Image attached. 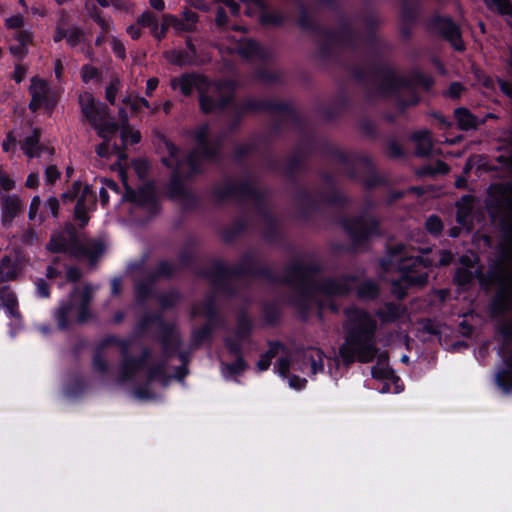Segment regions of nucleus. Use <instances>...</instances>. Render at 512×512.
<instances>
[{"label": "nucleus", "mask_w": 512, "mask_h": 512, "mask_svg": "<svg viewBox=\"0 0 512 512\" xmlns=\"http://www.w3.org/2000/svg\"><path fill=\"white\" fill-rule=\"evenodd\" d=\"M320 269V264L314 259H297L287 267L280 279L293 288L295 295L292 302L302 312H307L313 305L323 309L326 304L321 297H343L355 287L357 296L362 300H373L379 294V286L372 280L357 284V277L353 275L319 277Z\"/></svg>", "instance_id": "nucleus-1"}, {"label": "nucleus", "mask_w": 512, "mask_h": 512, "mask_svg": "<svg viewBox=\"0 0 512 512\" xmlns=\"http://www.w3.org/2000/svg\"><path fill=\"white\" fill-rule=\"evenodd\" d=\"M345 341L339 348V355L345 365L354 361L370 363L374 360L378 348L376 345V320L359 308L345 310Z\"/></svg>", "instance_id": "nucleus-2"}, {"label": "nucleus", "mask_w": 512, "mask_h": 512, "mask_svg": "<svg viewBox=\"0 0 512 512\" xmlns=\"http://www.w3.org/2000/svg\"><path fill=\"white\" fill-rule=\"evenodd\" d=\"M209 128L207 125L199 127L195 133L197 147L189 154L185 161L178 159L179 149L171 142L165 140V147L169 158H163L162 162L168 168H174L168 188L169 197L172 199H188L190 194L181 182V177L192 176L200 172L203 161L213 160L219 150L216 143L207 141Z\"/></svg>", "instance_id": "nucleus-3"}, {"label": "nucleus", "mask_w": 512, "mask_h": 512, "mask_svg": "<svg viewBox=\"0 0 512 512\" xmlns=\"http://www.w3.org/2000/svg\"><path fill=\"white\" fill-rule=\"evenodd\" d=\"M414 248L409 249L407 246L399 244L391 249L392 257L399 259L400 270L402 277L399 280L392 282L391 292L398 299H403L406 296V290L410 287H423L428 281V272L426 268L434 265L433 258H425L423 256H415L410 254Z\"/></svg>", "instance_id": "nucleus-4"}, {"label": "nucleus", "mask_w": 512, "mask_h": 512, "mask_svg": "<svg viewBox=\"0 0 512 512\" xmlns=\"http://www.w3.org/2000/svg\"><path fill=\"white\" fill-rule=\"evenodd\" d=\"M46 249L52 253H66L76 259L85 258L94 267L104 254L106 246L99 239L81 241L74 225L66 224L61 231L51 235Z\"/></svg>", "instance_id": "nucleus-5"}, {"label": "nucleus", "mask_w": 512, "mask_h": 512, "mask_svg": "<svg viewBox=\"0 0 512 512\" xmlns=\"http://www.w3.org/2000/svg\"><path fill=\"white\" fill-rule=\"evenodd\" d=\"M269 275L268 270L260 268L254 253L245 254L237 266H227L222 262H214L206 273L216 293L233 294L232 286L242 282L244 277Z\"/></svg>", "instance_id": "nucleus-6"}, {"label": "nucleus", "mask_w": 512, "mask_h": 512, "mask_svg": "<svg viewBox=\"0 0 512 512\" xmlns=\"http://www.w3.org/2000/svg\"><path fill=\"white\" fill-rule=\"evenodd\" d=\"M380 23L379 18L372 15L352 25H345L333 34L330 41L339 46L353 47L357 42L363 43L368 54L380 56L385 54L389 47L385 41L377 37L375 28Z\"/></svg>", "instance_id": "nucleus-7"}, {"label": "nucleus", "mask_w": 512, "mask_h": 512, "mask_svg": "<svg viewBox=\"0 0 512 512\" xmlns=\"http://www.w3.org/2000/svg\"><path fill=\"white\" fill-rule=\"evenodd\" d=\"M94 288L89 283L82 286H74L67 303L62 304L56 312L58 325L61 329H65L70 324L72 314L76 312V320L78 323L86 322L90 317V304L93 300Z\"/></svg>", "instance_id": "nucleus-8"}, {"label": "nucleus", "mask_w": 512, "mask_h": 512, "mask_svg": "<svg viewBox=\"0 0 512 512\" xmlns=\"http://www.w3.org/2000/svg\"><path fill=\"white\" fill-rule=\"evenodd\" d=\"M79 105L82 114L100 138L107 139L108 134H115L118 131L119 125L111 118L109 108L97 102L90 92L79 95Z\"/></svg>", "instance_id": "nucleus-9"}, {"label": "nucleus", "mask_w": 512, "mask_h": 512, "mask_svg": "<svg viewBox=\"0 0 512 512\" xmlns=\"http://www.w3.org/2000/svg\"><path fill=\"white\" fill-rule=\"evenodd\" d=\"M236 84L234 81H208L205 78L199 87V105L203 113L209 114L223 110L233 99Z\"/></svg>", "instance_id": "nucleus-10"}, {"label": "nucleus", "mask_w": 512, "mask_h": 512, "mask_svg": "<svg viewBox=\"0 0 512 512\" xmlns=\"http://www.w3.org/2000/svg\"><path fill=\"white\" fill-rule=\"evenodd\" d=\"M379 90L384 95H397L398 106L402 111L419 102V97L411 82L390 69L383 73Z\"/></svg>", "instance_id": "nucleus-11"}, {"label": "nucleus", "mask_w": 512, "mask_h": 512, "mask_svg": "<svg viewBox=\"0 0 512 512\" xmlns=\"http://www.w3.org/2000/svg\"><path fill=\"white\" fill-rule=\"evenodd\" d=\"M213 194L218 201L229 198L258 200L262 197V192L253 183L245 181L237 183L235 181H226L214 187Z\"/></svg>", "instance_id": "nucleus-12"}, {"label": "nucleus", "mask_w": 512, "mask_h": 512, "mask_svg": "<svg viewBox=\"0 0 512 512\" xmlns=\"http://www.w3.org/2000/svg\"><path fill=\"white\" fill-rule=\"evenodd\" d=\"M343 226L355 244H361L370 236L378 234V221L370 215L347 219Z\"/></svg>", "instance_id": "nucleus-13"}, {"label": "nucleus", "mask_w": 512, "mask_h": 512, "mask_svg": "<svg viewBox=\"0 0 512 512\" xmlns=\"http://www.w3.org/2000/svg\"><path fill=\"white\" fill-rule=\"evenodd\" d=\"M430 29L439 33L458 50L465 49L459 27L449 17L436 16L430 21Z\"/></svg>", "instance_id": "nucleus-14"}, {"label": "nucleus", "mask_w": 512, "mask_h": 512, "mask_svg": "<svg viewBox=\"0 0 512 512\" xmlns=\"http://www.w3.org/2000/svg\"><path fill=\"white\" fill-rule=\"evenodd\" d=\"M123 198L126 201L137 204L150 213H155L158 209L155 189L151 184H145L139 187L137 191L126 186V191Z\"/></svg>", "instance_id": "nucleus-15"}, {"label": "nucleus", "mask_w": 512, "mask_h": 512, "mask_svg": "<svg viewBox=\"0 0 512 512\" xmlns=\"http://www.w3.org/2000/svg\"><path fill=\"white\" fill-rule=\"evenodd\" d=\"M29 92L31 95L29 109L32 112H36L43 105L49 110L53 109L55 106V101L50 96V88L45 80L33 77L31 79Z\"/></svg>", "instance_id": "nucleus-16"}, {"label": "nucleus", "mask_w": 512, "mask_h": 512, "mask_svg": "<svg viewBox=\"0 0 512 512\" xmlns=\"http://www.w3.org/2000/svg\"><path fill=\"white\" fill-rule=\"evenodd\" d=\"M491 201L488 206L512 217V184H496L490 188Z\"/></svg>", "instance_id": "nucleus-17"}, {"label": "nucleus", "mask_w": 512, "mask_h": 512, "mask_svg": "<svg viewBox=\"0 0 512 512\" xmlns=\"http://www.w3.org/2000/svg\"><path fill=\"white\" fill-rule=\"evenodd\" d=\"M251 328V320L245 313H241L237 319L235 338L227 337L225 339L226 347L231 354L238 355L241 352V342L249 337Z\"/></svg>", "instance_id": "nucleus-18"}, {"label": "nucleus", "mask_w": 512, "mask_h": 512, "mask_svg": "<svg viewBox=\"0 0 512 512\" xmlns=\"http://www.w3.org/2000/svg\"><path fill=\"white\" fill-rule=\"evenodd\" d=\"M163 20L162 34L165 33L167 26H172L177 31L190 32L195 29L198 15L191 10H185L181 18L166 14L163 16Z\"/></svg>", "instance_id": "nucleus-19"}, {"label": "nucleus", "mask_w": 512, "mask_h": 512, "mask_svg": "<svg viewBox=\"0 0 512 512\" xmlns=\"http://www.w3.org/2000/svg\"><path fill=\"white\" fill-rule=\"evenodd\" d=\"M23 271V264L18 255H5L0 260V283L16 281Z\"/></svg>", "instance_id": "nucleus-20"}, {"label": "nucleus", "mask_w": 512, "mask_h": 512, "mask_svg": "<svg viewBox=\"0 0 512 512\" xmlns=\"http://www.w3.org/2000/svg\"><path fill=\"white\" fill-rule=\"evenodd\" d=\"M23 212V203L17 195H6L2 197V225L8 227L13 220Z\"/></svg>", "instance_id": "nucleus-21"}, {"label": "nucleus", "mask_w": 512, "mask_h": 512, "mask_svg": "<svg viewBox=\"0 0 512 512\" xmlns=\"http://www.w3.org/2000/svg\"><path fill=\"white\" fill-rule=\"evenodd\" d=\"M474 278H477L479 283L486 287L496 285L495 282H489V270L485 274L481 268H477L472 271L467 267H459L456 270L454 281L460 286H465L470 284Z\"/></svg>", "instance_id": "nucleus-22"}, {"label": "nucleus", "mask_w": 512, "mask_h": 512, "mask_svg": "<svg viewBox=\"0 0 512 512\" xmlns=\"http://www.w3.org/2000/svg\"><path fill=\"white\" fill-rule=\"evenodd\" d=\"M149 357H150V350L148 348L143 349L140 359L130 358V357H128V354L123 355L120 381L124 382V381L130 379L131 377H133L137 372H139L143 368L145 361Z\"/></svg>", "instance_id": "nucleus-23"}, {"label": "nucleus", "mask_w": 512, "mask_h": 512, "mask_svg": "<svg viewBox=\"0 0 512 512\" xmlns=\"http://www.w3.org/2000/svg\"><path fill=\"white\" fill-rule=\"evenodd\" d=\"M205 77L197 74H183L177 79L171 81L173 88L179 87L181 93L185 96L192 94L196 89L199 92V87L204 83Z\"/></svg>", "instance_id": "nucleus-24"}, {"label": "nucleus", "mask_w": 512, "mask_h": 512, "mask_svg": "<svg viewBox=\"0 0 512 512\" xmlns=\"http://www.w3.org/2000/svg\"><path fill=\"white\" fill-rule=\"evenodd\" d=\"M419 8V0H403L401 10V33L404 37L409 36L410 30L408 25L416 19Z\"/></svg>", "instance_id": "nucleus-25"}, {"label": "nucleus", "mask_w": 512, "mask_h": 512, "mask_svg": "<svg viewBox=\"0 0 512 512\" xmlns=\"http://www.w3.org/2000/svg\"><path fill=\"white\" fill-rule=\"evenodd\" d=\"M40 141V131L38 129H34L32 135L27 136L24 142L21 145L24 153L29 157L40 156L41 153L47 152L49 155L54 153L53 148H47L42 145H39Z\"/></svg>", "instance_id": "nucleus-26"}, {"label": "nucleus", "mask_w": 512, "mask_h": 512, "mask_svg": "<svg viewBox=\"0 0 512 512\" xmlns=\"http://www.w3.org/2000/svg\"><path fill=\"white\" fill-rule=\"evenodd\" d=\"M0 301L11 317L21 319L17 296L9 285L0 287Z\"/></svg>", "instance_id": "nucleus-27"}, {"label": "nucleus", "mask_w": 512, "mask_h": 512, "mask_svg": "<svg viewBox=\"0 0 512 512\" xmlns=\"http://www.w3.org/2000/svg\"><path fill=\"white\" fill-rule=\"evenodd\" d=\"M238 54L248 60L263 59L267 57L268 53L260 45L251 39L240 41L236 47Z\"/></svg>", "instance_id": "nucleus-28"}, {"label": "nucleus", "mask_w": 512, "mask_h": 512, "mask_svg": "<svg viewBox=\"0 0 512 512\" xmlns=\"http://www.w3.org/2000/svg\"><path fill=\"white\" fill-rule=\"evenodd\" d=\"M454 116L457 121L458 128L463 131L476 130L479 124H483L485 122V119L479 122L477 117L464 107L457 108L454 111Z\"/></svg>", "instance_id": "nucleus-29"}, {"label": "nucleus", "mask_w": 512, "mask_h": 512, "mask_svg": "<svg viewBox=\"0 0 512 512\" xmlns=\"http://www.w3.org/2000/svg\"><path fill=\"white\" fill-rule=\"evenodd\" d=\"M405 309L400 304L386 303L384 307L377 310L376 315L382 323H390L399 319Z\"/></svg>", "instance_id": "nucleus-30"}, {"label": "nucleus", "mask_w": 512, "mask_h": 512, "mask_svg": "<svg viewBox=\"0 0 512 512\" xmlns=\"http://www.w3.org/2000/svg\"><path fill=\"white\" fill-rule=\"evenodd\" d=\"M412 140L415 142V154L423 157L428 156L432 149L431 135L429 131H420L412 136Z\"/></svg>", "instance_id": "nucleus-31"}, {"label": "nucleus", "mask_w": 512, "mask_h": 512, "mask_svg": "<svg viewBox=\"0 0 512 512\" xmlns=\"http://www.w3.org/2000/svg\"><path fill=\"white\" fill-rule=\"evenodd\" d=\"M323 356V352L317 348H309L304 352V363L310 364L312 374L323 371Z\"/></svg>", "instance_id": "nucleus-32"}, {"label": "nucleus", "mask_w": 512, "mask_h": 512, "mask_svg": "<svg viewBox=\"0 0 512 512\" xmlns=\"http://www.w3.org/2000/svg\"><path fill=\"white\" fill-rule=\"evenodd\" d=\"M162 345L164 353L167 356H170V354L173 351H175L180 345V338L178 332L171 327L165 328L162 338Z\"/></svg>", "instance_id": "nucleus-33"}, {"label": "nucleus", "mask_w": 512, "mask_h": 512, "mask_svg": "<svg viewBox=\"0 0 512 512\" xmlns=\"http://www.w3.org/2000/svg\"><path fill=\"white\" fill-rule=\"evenodd\" d=\"M319 201H327L331 203H337L340 201V198L338 196H330V195H321L319 199H315L312 195L306 192H301L297 196V203L303 207L304 209H308L310 207H313L316 202Z\"/></svg>", "instance_id": "nucleus-34"}, {"label": "nucleus", "mask_w": 512, "mask_h": 512, "mask_svg": "<svg viewBox=\"0 0 512 512\" xmlns=\"http://www.w3.org/2000/svg\"><path fill=\"white\" fill-rule=\"evenodd\" d=\"M194 316H204L212 322L216 314L214 296H210L203 304H197L193 307Z\"/></svg>", "instance_id": "nucleus-35"}, {"label": "nucleus", "mask_w": 512, "mask_h": 512, "mask_svg": "<svg viewBox=\"0 0 512 512\" xmlns=\"http://www.w3.org/2000/svg\"><path fill=\"white\" fill-rule=\"evenodd\" d=\"M283 106L276 105L268 101L258 99H248L243 103L242 109L244 111H261V110H281Z\"/></svg>", "instance_id": "nucleus-36"}, {"label": "nucleus", "mask_w": 512, "mask_h": 512, "mask_svg": "<svg viewBox=\"0 0 512 512\" xmlns=\"http://www.w3.org/2000/svg\"><path fill=\"white\" fill-rule=\"evenodd\" d=\"M166 59L173 65L184 66L191 63L192 57L184 50H173L165 53Z\"/></svg>", "instance_id": "nucleus-37"}, {"label": "nucleus", "mask_w": 512, "mask_h": 512, "mask_svg": "<svg viewBox=\"0 0 512 512\" xmlns=\"http://www.w3.org/2000/svg\"><path fill=\"white\" fill-rule=\"evenodd\" d=\"M85 40H86L85 32L81 28H79L77 26H72V27L67 28L66 42L71 47L80 45V44L84 43Z\"/></svg>", "instance_id": "nucleus-38"}, {"label": "nucleus", "mask_w": 512, "mask_h": 512, "mask_svg": "<svg viewBox=\"0 0 512 512\" xmlns=\"http://www.w3.org/2000/svg\"><path fill=\"white\" fill-rule=\"evenodd\" d=\"M236 361L231 364H225L224 371L229 375H238L246 370L247 364L244 359L241 357V352L238 355Z\"/></svg>", "instance_id": "nucleus-39"}, {"label": "nucleus", "mask_w": 512, "mask_h": 512, "mask_svg": "<svg viewBox=\"0 0 512 512\" xmlns=\"http://www.w3.org/2000/svg\"><path fill=\"white\" fill-rule=\"evenodd\" d=\"M489 8H494L500 14H512V4L509 0H484Z\"/></svg>", "instance_id": "nucleus-40"}, {"label": "nucleus", "mask_w": 512, "mask_h": 512, "mask_svg": "<svg viewBox=\"0 0 512 512\" xmlns=\"http://www.w3.org/2000/svg\"><path fill=\"white\" fill-rule=\"evenodd\" d=\"M448 172L449 166L441 160H437L434 165L423 167L421 171V173L425 175L446 174Z\"/></svg>", "instance_id": "nucleus-41"}, {"label": "nucleus", "mask_w": 512, "mask_h": 512, "mask_svg": "<svg viewBox=\"0 0 512 512\" xmlns=\"http://www.w3.org/2000/svg\"><path fill=\"white\" fill-rule=\"evenodd\" d=\"M92 207H89L87 205H82L81 203H76L75 209H74V217L76 220L80 222V226L84 227L89 222V216L88 212L91 210Z\"/></svg>", "instance_id": "nucleus-42"}, {"label": "nucleus", "mask_w": 512, "mask_h": 512, "mask_svg": "<svg viewBox=\"0 0 512 512\" xmlns=\"http://www.w3.org/2000/svg\"><path fill=\"white\" fill-rule=\"evenodd\" d=\"M77 203L93 207L96 203V196L91 190L90 186L85 185L81 190V194L77 200Z\"/></svg>", "instance_id": "nucleus-43"}, {"label": "nucleus", "mask_w": 512, "mask_h": 512, "mask_svg": "<svg viewBox=\"0 0 512 512\" xmlns=\"http://www.w3.org/2000/svg\"><path fill=\"white\" fill-rule=\"evenodd\" d=\"M165 363H159L152 367L149 370L148 378L150 381L154 380H163L164 384L166 385L168 382V378L165 376Z\"/></svg>", "instance_id": "nucleus-44"}, {"label": "nucleus", "mask_w": 512, "mask_h": 512, "mask_svg": "<svg viewBox=\"0 0 512 512\" xmlns=\"http://www.w3.org/2000/svg\"><path fill=\"white\" fill-rule=\"evenodd\" d=\"M260 19L263 24L279 25L284 21L285 16L279 11H272L264 12Z\"/></svg>", "instance_id": "nucleus-45"}, {"label": "nucleus", "mask_w": 512, "mask_h": 512, "mask_svg": "<svg viewBox=\"0 0 512 512\" xmlns=\"http://www.w3.org/2000/svg\"><path fill=\"white\" fill-rule=\"evenodd\" d=\"M137 23L142 26L151 27L153 31L158 29V20L156 16L150 11H145L142 13V15L138 18Z\"/></svg>", "instance_id": "nucleus-46"}, {"label": "nucleus", "mask_w": 512, "mask_h": 512, "mask_svg": "<svg viewBox=\"0 0 512 512\" xmlns=\"http://www.w3.org/2000/svg\"><path fill=\"white\" fill-rule=\"evenodd\" d=\"M116 344L121 348L122 355H126L129 352L130 342L128 340H119L115 336L106 337L101 344V347Z\"/></svg>", "instance_id": "nucleus-47"}, {"label": "nucleus", "mask_w": 512, "mask_h": 512, "mask_svg": "<svg viewBox=\"0 0 512 512\" xmlns=\"http://www.w3.org/2000/svg\"><path fill=\"white\" fill-rule=\"evenodd\" d=\"M212 333V325L211 323H208L201 327L200 329L194 331L193 333V341L195 344H200L201 342L205 341L210 337Z\"/></svg>", "instance_id": "nucleus-48"}, {"label": "nucleus", "mask_w": 512, "mask_h": 512, "mask_svg": "<svg viewBox=\"0 0 512 512\" xmlns=\"http://www.w3.org/2000/svg\"><path fill=\"white\" fill-rule=\"evenodd\" d=\"M426 229L432 234H439L443 229V223L441 219L436 215L428 217L425 223Z\"/></svg>", "instance_id": "nucleus-49"}, {"label": "nucleus", "mask_w": 512, "mask_h": 512, "mask_svg": "<svg viewBox=\"0 0 512 512\" xmlns=\"http://www.w3.org/2000/svg\"><path fill=\"white\" fill-rule=\"evenodd\" d=\"M120 82L117 78L111 80L105 91L106 100L112 105L115 104L116 94L119 90Z\"/></svg>", "instance_id": "nucleus-50"}, {"label": "nucleus", "mask_w": 512, "mask_h": 512, "mask_svg": "<svg viewBox=\"0 0 512 512\" xmlns=\"http://www.w3.org/2000/svg\"><path fill=\"white\" fill-rule=\"evenodd\" d=\"M121 138L124 142L130 139L131 144H137L141 139L139 131H132L129 127H123L121 130Z\"/></svg>", "instance_id": "nucleus-51"}, {"label": "nucleus", "mask_w": 512, "mask_h": 512, "mask_svg": "<svg viewBox=\"0 0 512 512\" xmlns=\"http://www.w3.org/2000/svg\"><path fill=\"white\" fill-rule=\"evenodd\" d=\"M100 74L99 70L94 67V66H91V65H84L82 68H81V78L82 80L87 83L89 82L90 80L98 77Z\"/></svg>", "instance_id": "nucleus-52"}, {"label": "nucleus", "mask_w": 512, "mask_h": 512, "mask_svg": "<svg viewBox=\"0 0 512 512\" xmlns=\"http://www.w3.org/2000/svg\"><path fill=\"white\" fill-rule=\"evenodd\" d=\"M5 25L8 29H14L16 31L21 30L24 26V18L22 15H13L6 19Z\"/></svg>", "instance_id": "nucleus-53"}, {"label": "nucleus", "mask_w": 512, "mask_h": 512, "mask_svg": "<svg viewBox=\"0 0 512 512\" xmlns=\"http://www.w3.org/2000/svg\"><path fill=\"white\" fill-rule=\"evenodd\" d=\"M14 38L20 45L27 47L28 44L32 43L33 35L28 30H18L14 33Z\"/></svg>", "instance_id": "nucleus-54"}, {"label": "nucleus", "mask_w": 512, "mask_h": 512, "mask_svg": "<svg viewBox=\"0 0 512 512\" xmlns=\"http://www.w3.org/2000/svg\"><path fill=\"white\" fill-rule=\"evenodd\" d=\"M136 296L139 300H144L151 292V282H139L136 285Z\"/></svg>", "instance_id": "nucleus-55"}, {"label": "nucleus", "mask_w": 512, "mask_h": 512, "mask_svg": "<svg viewBox=\"0 0 512 512\" xmlns=\"http://www.w3.org/2000/svg\"><path fill=\"white\" fill-rule=\"evenodd\" d=\"M471 213V207L457 203L456 220L459 224H465L467 217Z\"/></svg>", "instance_id": "nucleus-56"}, {"label": "nucleus", "mask_w": 512, "mask_h": 512, "mask_svg": "<svg viewBox=\"0 0 512 512\" xmlns=\"http://www.w3.org/2000/svg\"><path fill=\"white\" fill-rule=\"evenodd\" d=\"M264 316L268 323H273L279 316V309L276 305H266L264 307Z\"/></svg>", "instance_id": "nucleus-57"}, {"label": "nucleus", "mask_w": 512, "mask_h": 512, "mask_svg": "<svg viewBox=\"0 0 512 512\" xmlns=\"http://www.w3.org/2000/svg\"><path fill=\"white\" fill-rule=\"evenodd\" d=\"M113 52L121 59L126 58V50L124 44L116 37L111 38Z\"/></svg>", "instance_id": "nucleus-58"}, {"label": "nucleus", "mask_w": 512, "mask_h": 512, "mask_svg": "<svg viewBox=\"0 0 512 512\" xmlns=\"http://www.w3.org/2000/svg\"><path fill=\"white\" fill-rule=\"evenodd\" d=\"M81 190V183L76 181L72 184L71 191L65 192L61 195V198L64 202L73 201L75 197L79 194Z\"/></svg>", "instance_id": "nucleus-59"}, {"label": "nucleus", "mask_w": 512, "mask_h": 512, "mask_svg": "<svg viewBox=\"0 0 512 512\" xmlns=\"http://www.w3.org/2000/svg\"><path fill=\"white\" fill-rule=\"evenodd\" d=\"M387 154L391 158H400L404 153L401 146L397 142L390 141L387 145Z\"/></svg>", "instance_id": "nucleus-60"}, {"label": "nucleus", "mask_w": 512, "mask_h": 512, "mask_svg": "<svg viewBox=\"0 0 512 512\" xmlns=\"http://www.w3.org/2000/svg\"><path fill=\"white\" fill-rule=\"evenodd\" d=\"M59 200L56 197H49L44 205L45 210H49L53 217L58 216Z\"/></svg>", "instance_id": "nucleus-61"}, {"label": "nucleus", "mask_w": 512, "mask_h": 512, "mask_svg": "<svg viewBox=\"0 0 512 512\" xmlns=\"http://www.w3.org/2000/svg\"><path fill=\"white\" fill-rule=\"evenodd\" d=\"M178 300V295L174 292L162 295L159 298V302L163 308H169L173 306Z\"/></svg>", "instance_id": "nucleus-62"}, {"label": "nucleus", "mask_w": 512, "mask_h": 512, "mask_svg": "<svg viewBox=\"0 0 512 512\" xmlns=\"http://www.w3.org/2000/svg\"><path fill=\"white\" fill-rule=\"evenodd\" d=\"M60 177V172L56 166L50 165L45 170V179L49 184H53Z\"/></svg>", "instance_id": "nucleus-63"}, {"label": "nucleus", "mask_w": 512, "mask_h": 512, "mask_svg": "<svg viewBox=\"0 0 512 512\" xmlns=\"http://www.w3.org/2000/svg\"><path fill=\"white\" fill-rule=\"evenodd\" d=\"M36 290L39 296L41 297H49L50 295V286L49 284L42 278L37 279L36 281Z\"/></svg>", "instance_id": "nucleus-64"}]
</instances>
